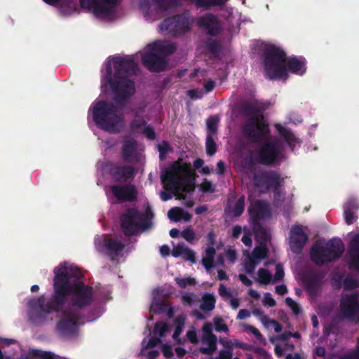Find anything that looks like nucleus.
Wrapping results in <instances>:
<instances>
[{"label":"nucleus","instance_id":"f257e3e1","mask_svg":"<svg viewBox=\"0 0 359 359\" xmlns=\"http://www.w3.org/2000/svg\"><path fill=\"white\" fill-rule=\"evenodd\" d=\"M53 272V292L50 299L46 302L41 295L28 302L29 317L36 325L45 323L51 313L62 310L68 297L65 307L80 313H83L94 302L93 288L80 280L83 274L79 268L60 264Z\"/></svg>","mask_w":359,"mask_h":359},{"label":"nucleus","instance_id":"f03ea898","mask_svg":"<svg viewBox=\"0 0 359 359\" xmlns=\"http://www.w3.org/2000/svg\"><path fill=\"white\" fill-rule=\"evenodd\" d=\"M263 56L265 76L269 80L287 79V69L299 76L306 71L305 58L292 57L287 60L285 51L275 45L266 46Z\"/></svg>","mask_w":359,"mask_h":359},{"label":"nucleus","instance_id":"7ed1b4c3","mask_svg":"<svg viewBox=\"0 0 359 359\" xmlns=\"http://www.w3.org/2000/svg\"><path fill=\"white\" fill-rule=\"evenodd\" d=\"M161 181L165 189L172 192H182L180 199H184V194L195 190V171L190 163L182 162L181 158L175 161L161 175Z\"/></svg>","mask_w":359,"mask_h":359},{"label":"nucleus","instance_id":"20e7f679","mask_svg":"<svg viewBox=\"0 0 359 359\" xmlns=\"http://www.w3.org/2000/svg\"><path fill=\"white\" fill-rule=\"evenodd\" d=\"M241 111L248 117L241 128L243 136L253 144L266 140L270 135L269 125L257 102L243 103Z\"/></svg>","mask_w":359,"mask_h":359},{"label":"nucleus","instance_id":"39448f33","mask_svg":"<svg viewBox=\"0 0 359 359\" xmlns=\"http://www.w3.org/2000/svg\"><path fill=\"white\" fill-rule=\"evenodd\" d=\"M93 119L99 128L110 133H118L125 126L124 117L118 114L116 106L111 102L99 100L92 109Z\"/></svg>","mask_w":359,"mask_h":359},{"label":"nucleus","instance_id":"423d86ee","mask_svg":"<svg viewBox=\"0 0 359 359\" xmlns=\"http://www.w3.org/2000/svg\"><path fill=\"white\" fill-rule=\"evenodd\" d=\"M175 50L173 43L156 41L149 45L148 50L142 55V64L151 72H162L167 65L165 57L175 53Z\"/></svg>","mask_w":359,"mask_h":359},{"label":"nucleus","instance_id":"0eeeda50","mask_svg":"<svg viewBox=\"0 0 359 359\" xmlns=\"http://www.w3.org/2000/svg\"><path fill=\"white\" fill-rule=\"evenodd\" d=\"M344 251V245L339 238L329 240L324 245L316 243L310 252L311 260L318 266H323L339 259Z\"/></svg>","mask_w":359,"mask_h":359},{"label":"nucleus","instance_id":"6e6552de","mask_svg":"<svg viewBox=\"0 0 359 359\" xmlns=\"http://www.w3.org/2000/svg\"><path fill=\"white\" fill-rule=\"evenodd\" d=\"M256 156H251L243 165V169L252 172L256 163L271 165L277 163L282 155L279 144L276 141H265L255 150Z\"/></svg>","mask_w":359,"mask_h":359},{"label":"nucleus","instance_id":"1a4fd4ad","mask_svg":"<svg viewBox=\"0 0 359 359\" xmlns=\"http://www.w3.org/2000/svg\"><path fill=\"white\" fill-rule=\"evenodd\" d=\"M246 172H248L245 170ZM252 183L261 192H267L272 189L275 196L278 194L280 188L284 184V179L276 170L259 169L255 170L253 167Z\"/></svg>","mask_w":359,"mask_h":359},{"label":"nucleus","instance_id":"9d476101","mask_svg":"<svg viewBox=\"0 0 359 359\" xmlns=\"http://www.w3.org/2000/svg\"><path fill=\"white\" fill-rule=\"evenodd\" d=\"M107 82L110 86L114 100L118 104H123L136 92L135 83L128 78H115L111 67L107 69Z\"/></svg>","mask_w":359,"mask_h":359},{"label":"nucleus","instance_id":"9b49d317","mask_svg":"<svg viewBox=\"0 0 359 359\" xmlns=\"http://www.w3.org/2000/svg\"><path fill=\"white\" fill-rule=\"evenodd\" d=\"M60 312L62 314V318L57 323V329L62 335L74 334L76 332L78 325L86 319L83 313L74 311L65 306Z\"/></svg>","mask_w":359,"mask_h":359},{"label":"nucleus","instance_id":"f8f14e48","mask_svg":"<svg viewBox=\"0 0 359 359\" xmlns=\"http://www.w3.org/2000/svg\"><path fill=\"white\" fill-rule=\"evenodd\" d=\"M191 25L189 17L182 13L165 18L159 25V28L162 31L176 36L188 32L191 28Z\"/></svg>","mask_w":359,"mask_h":359},{"label":"nucleus","instance_id":"ddd939ff","mask_svg":"<svg viewBox=\"0 0 359 359\" xmlns=\"http://www.w3.org/2000/svg\"><path fill=\"white\" fill-rule=\"evenodd\" d=\"M141 212L135 208H130L121 215V228L126 236L135 235L140 227L144 228L141 224Z\"/></svg>","mask_w":359,"mask_h":359},{"label":"nucleus","instance_id":"4468645a","mask_svg":"<svg viewBox=\"0 0 359 359\" xmlns=\"http://www.w3.org/2000/svg\"><path fill=\"white\" fill-rule=\"evenodd\" d=\"M114 77L128 78L138 72V65L132 55L116 56L112 60Z\"/></svg>","mask_w":359,"mask_h":359},{"label":"nucleus","instance_id":"2eb2a0df","mask_svg":"<svg viewBox=\"0 0 359 359\" xmlns=\"http://www.w3.org/2000/svg\"><path fill=\"white\" fill-rule=\"evenodd\" d=\"M340 311L343 317L350 321H359V295L346 294L340 300Z\"/></svg>","mask_w":359,"mask_h":359},{"label":"nucleus","instance_id":"dca6fc26","mask_svg":"<svg viewBox=\"0 0 359 359\" xmlns=\"http://www.w3.org/2000/svg\"><path fill=\"white\" fill-rule=\"evenodd\" d=\"M81 6L93 8L97 16H109L114 13L118 0H79Z\"/></svg>","mask_w":359,"mask_h":359},{"label":"nucleus","instance_id":"f3484780","mask_svg":"<svg viewBox=\"0 0 359 359\" xmlns=\"http://www.w3.org/2000/svg\"><path fill=\"white\" fill-rule=\"evenodd\" d=\"M107 166L109 175L115 182L125 183L135 177V171L132 165L109 162Z\"/></svg>","mask_w":359,"mask_h":359},{"label":"nucleus","instance_id":"a211bd4d","mask_svg":"<svg viewBox=\"0 0 359 359\" xmlns=\"http://www.w3.org/2000/svg\"><path fill=\"white\" fill-rule=\"evenodd\" d=\"M250 224L261 223V220L271 216V209L264 201L257 200L248 209Z\"/></svg>","mask_w":359,"mask_h":359},{"label":"nucleus","instance_id":"6ab92c4d","mask_svg":"<svg viewBox=\"0 0 359 359\" xmlns=\"http://www.w3.org/2000/svg\"><path fill=\"white\" fill-rule=\"evenodd\" d=\"M308 240V235L304 232L302 226L294 225L292 227L289 243L290 250L293 253L299 255Z\"/></svg>","mask_w":359,"mask_h":359},{"label":"nucleus","instance_id":"aec40b11","mask_svg":"<svg viewBox=\"0 0 359 359\" xmlns=\"http://www.w3.org/2000/svg\"><path fill=\"white\" fill-rule=\"evenodd\" d=\"M196 25L204 29L206 33L212 36H217L222 29L220 21L212 13H205L200 16L196 20Z\"/></svg>","mask_w":359,"mask_h":359},{"label":"nucleus","instance_id":"412c9836","mask_svg":"<svg viewBox=\"0 0 359 359\" xmlns=\"http://www.w3.org/2000/svg\"><path fill=\"white\" fill-rule=\"evenodd\" d=\"M111 189L118 201L133 202L137 198V191L134 185H114Z\"/></svg>","mask_w":359,"mask_h":359},{"label":"nucleus","instance_id":"4be33fe9","mask_svg":"<svg viewBox=\"0 0 359 359\" xmlns=\"http://www.w3.org/2000/svg\"><path fill=\"white\" fill-rule=\"evenodd\" d=\"M324 274L320 271L310 270L303 276V282L310 293H316L320 287Z\"/></svg>","mask_w":359,"mask_h":359},{"label":"nucleus","instance_id":"5701e85b","mask_svg":"<svg viewBox=\"0 0 359 359\" xmlns=\"http://www.w3.org/2000/svg\"><path fill=\"white\" fill-rule=\"evenodd\" d=\"M346 258L350 268L359 271V233L349 241Z\"/></svg>","mask_w":359,"mask_h":359},{"label":"nucleus","instance_id":"b1692460","mask_svg":"<svg viewBox=\"0 0 359 359\" xmlns=\"http://www.w3.org/2000/svg\"><path fill=\"white\" fill-rule=\"evenodd\" d=\"M104 247L111 260H114L124 250L125 245L118 239L106 238L104 239Z\"/></svg>","mask_w":359,"mask_h":359},{"label":"nucleus","instance_id":"393cba45","mask_svg":"<svg viewBox=\"0 0 359 359\" xmlns=\"http://www.w3.org/2000/svg\"><path fill=\"white\" fill-rule=\"evenodd\" d=\"M137 142L134 139L123 141L121 150V158L126 163H132L136 160Z\"/></svg>","mask_w":359,"mask_h":359},{"label":"nucleus","instance_id":"a878e982","mask_svg":"<svg viewBox=\"0 0 359 359\" xmlns=\"http://www.w3.org/2000/svg\"><path fill=\"white\" fill-rule=\"evenodd\" d=\"M275 128L280 136L287 142L290 148L293 150L296 144L299 143V139L288 128L284 127L279 123L276 124Z\"/></svg>","mask_w":359,"mask_h":359},{"label":"nucleus","instance_id":"bb28decb","mask_svg":"<svg viewBox=\"0 0 359 359\" xmlns=\"http://www.w3.org/2000/svg\"><path fill=\"white\" fill-rule=\"evenodd\" d=\"M191 4L199 9L208 11L213 7L222 8L226 5L229 0H189Z\"/></svg>","mask_w":359,"mask_h":359},{"label":"nucleus","instance_id":"cd10ccee","mask_svg":"<svg viewBox=\"0 0 359 359\" xmlns=\"http://www.w3.org/2000/svg\"><path fill=\"white\" fill-rule=\"evenodd\" d=\"M245 196L241 195L238 198L233 206L231 207L230 205H228L227 208H225V213L231 217H240L245 210Z\"/></svg>","mask_w":359,"mask_h":359},{"label":"nucleus","instance_id":"c85d7f7f","mask_svg":"<svg viewBox=\"0 0 359 359\" xmlns=\"http://www.w3.org/2000/svg\"><path fill=\"white\" fill-rule=\"evenodd\" d=\"M205 332V341L208 344V348H201V352L203 354H212L217 348V337L213 334L210 328L204 329Z\"/></svg>","mask_w":359,"mask_h":359},{"label":"nucleus","instance_id":"c756f323","mask_svg":"<svg viewBox=\"0 0 359 359\" xmlns=\"http://www.w3.org/2000/svg\"><path fill=\"white\" fill-rule=\"evenodd\" d=\"M251 226L255 236L262 243H265L269 240V234L261 223L251 224Z\"/></svg>","mask_w":359,"mask_h":359},{"label":"nucleus","instance_id":"7c9ffc66","mask_svg":"<svg viewBox=\"0 0 359 359\" xmlns=\"http://www.w3.org/2000/svg\"><path fill=\"white\" fill-rule=\"evenodd\" d=\"M152 2L156 6L157 11H165L169 8L177 6L179 0H152Z\"/></svg>","mask_w":359,"mask_h":359},{"label":"nucleus","instance_id":"2f4dec72","mask_svg":"<svg viewBox=\"0 0 359 359\" xmlns=\"http://www.w3.org/2000/svg\"><path fill=\"white\" fill-rule=\"evenodd\" d=\"M215 297L209 293H206L202 298V302L200 308L203 311H210L215 309Z\"/></svg>","mask_w":359,"mask_h":359},{"label":"nucleus","instance_id":"473e14b6","mask_svg":"<svg viewBox=\"0 0 359 359\" xmlns=\"http://www.w3.org/2000/svg\"><path fill=\"white\" fill-rule=\"evenodd\" d=\"M269 252V249L267 246L264 245H261L259 246H257L255 248L252 252V257L255 259L259 262L262 259H264L266 257Z\"/></svg>","mask_w":359,"mask_h":359},{"label":"nucleus","instance_id":"72a5a7b5","mask_svg":"<svg viewBox=\"0 0 359 359\" xmlns=\"http://www.w3.org/2000/svg\"><path fill=\"white\" fill-rule=\"evenodd\" d=\"M218 123L219 118L215 116H211L207 119V135L213 136L217 134Z\"/></svg>","mask_w":359,"mask_h":359},{"label":"nucleus","instance_id":"f704fd0d","mask_svg":"<svg viewBox=\"0 0 359 359\" xmlns=\"http://www.w3.org/2000/svg\"><path fill=\"white\" fill-rule=\"evenodd\" d=\"M205 151L209 156H213L217 151V144L214 140L213 136L206 135L205 139Z\"/></svg>","mask_w":359,"mask_h":359},{"label":"nucleus","instance_id":"c9c22d12","mask_svg":"<svg viewBox=\"0 0 359 359\" xmlns=\"http://www.w3.org/2000/svg\"><path fill=\"white\" fill-rule=\"evenodd\" d=\"M208 50L215 57H217L221 50L220 43L214 39H210L206 43Z\"/></svg>","mask_w":359,"mask_h":359},{"label":"nucleus","instance_id":"e433bc0d","mask_svg":"<svg viewBox=\"0 0 359 359\" xmlns=\"http://www.w3.org/2000/svg\"><path fill=\"white\" fill-rule=\"evenodd\" d=\"M147 125V122L143 118H134L130 123V129L135 133H142L143 128Z\"/></svg>","mask_w":359,"mask_h":359},{"label":"nucleus","instance_id":"4c0bfd02","mask_svg":"<svg viewBox=\"0 0 359 359\" xmlns=\"http://www.w3.org/2000/svg\"><path fill=\"white\" fill-rule=\"evenodd\" d=\"M257 274L260 283L267 285L271 281L272 276L268 269L260 268Z\"/></svg>","mask_w":359,"mask_h":359},{"label":"nucleus","instance_id":"58836bf2","mask_svg":"<svg viewBox=\"0 0 359 359\" xmlns=\"http://www.w3.org/2000/svg\"><path fill=\"white\" fill-rule=\"evenodd\" d=\"M154 217V213L150 207H147L145 213H141V224L144 225V228H147L150 225V221Z\"/></svg>","mask_w":359,"mask_h":359},{"label":"nucleus","instance_id":"ea45409f","mask_svg":"<svg viewBox=\"0 0 359 359\" xmlns=\"http://www.w3.org/2000/svg\"><path fill=\"white\" fill-rule=\"evenodd\" d=\"M175 280L181 288H185L187 285H194L196 284V280L194 278H182L177 277Z\"/></svg>","mask_w":359,"mask_h":359},{"label":"nucleus","instance_id":"a19ab883","mask_svg":"<svg viewBox=\"0 0 359 359\" xmlns=\"http://www.w3.org/2000/svg\"><path fill=\"white\" fill-rule=\"evenodd\" d=\"M258 264L259 262L257 260L250 257L249 261L247 262L244 266L245 272L249 275H252Z\"/></svg>","mask_w":359,"mask_h":359},{"label":"nucleus","instance_id":"79ce46f5","mask_svg":"<svg viewBox=\"0 0 359 359\" xmlns=\"http://www.w3.org/2000/svg\"><path fill=\"white\" fill-rule=\"evenodd\" d=\"M285 304L288 306L295 315H299L301 313V308L299 305L290 297L285 299Z\"/></svg>","mask_w":359,"mask_h":359},{"label":"nucleus","instance_id":"37998d69","mask_svg":"<svg viewBox=\"0 0 359 359\" xmlns=\"http://www.w3.org/2000/svg\"><path fill=\"white\" fill-rule=\"evenodd\" d=\"M344 215L345 222L348 225L353 224L358 218L355 212H351L348 210H344Z\"/></svg>","mask_w":359,"mask_h":359},{"label":"nucleus","instance_id":"c03bdc74","mask_svg":"<svg viewBox=\"0 0 359 359\" xmlns=\"http://www.w3.org/2000/svg\"><path fill=\"white\" fill-rule=\"evenodd\" d=\"M359 209V203L357 200L351 198L349 199L344 205V210H348L351 212H355Z\"/></svg>","mask_w":359,"mask_h":359},{"label":"nucleus","instance_id":"a18cd8bd","mask_svg":"<svg viewBox=\"0 0 359 359\" xmlns=\"http://www.w3.org/2000/svg\"><path fill=\"white\" fill-rule=\"evenodd\" d=\"M357 287V280L351 277H347L344 280V288L346 290H353Z\"/></svg>","mask_w":359,"mask_h":359},{"label":"nucleus","instance_id":"49530a36","mask_svg":"<svg viewBox=\"0 0 359 359\" xmlns=\"http://www.w3.org/2000/svg\"><path fill=\"white\" fill-rule=\"evenodd\" d=\"M201 191L203 193H213L215 191V189L213 187L212 183L210 181L205 179L200 186Z\"/></svg>","mask_w":359,"mask_h":359},{"label":"nucleus","instance_id":"de8ad7c7","mask_svg":"<svg viewBox=\"0 0 359 359\" xmlns=\"http://www.w3.org/2000/svg\"><path fill=\"white\" fill-rule=\"evenodd\" d=\"M181 236L183 238H184L189 243H191L195 238V233L190 228H187L184 231H182L181 233Z\"/></svg>","mask_w":359,"mask_h":359},{"label":"nucleus","instance_id":"09e8293b","mask_svg":"<svg viewBox=\"0 0 359 359\" xmlns=\"http://www.w3.org/2000/svg\"><path fill=\"white\" fill-rule=\"evenodd\" d=\"M142 133H143L149 140H154L156 137L154 128L150 125H146L143 128Z\"/></svg>","mask_w":359,"mask_h":359},{"label":"nucleus","instance_id":"8fccbe9b","mask_svg":"<svg viewBox=\"0 0 359 359\" xmlns=\"http://www.w3.org/2000/svg\"><path fill=\"white\" fill-rule=\"evenodd\" d=\"M168 217L175 222L180 220V208H172L168 212Z\"/></svg>","mask_w":359,"mask_h":359},{"label":"nucleus","instance_id":"3c124183","mask_svg":"<svg viewBox=\"0 0 359 359\" xmlns=\"http://www.w3.org/2000/svg\"><path fill=\"white\" fill-rule=\"evenodd\" d=\"M285 273L283 266L278 264L276 266V273L273 276V282L281 280L284 277Z\"/></svg>","mask_w":359,"mask_h":359},{"label":"nucleus","instance_id":"603ef678","mask_svg":"<svg viewBox=\"0 0 359 359\" xmlns=\"http://www.w3.org/2000/svg\"><path fill=\"white\" fill-rule=\"evenodd\" d=\"M170 149V144L166 141H163L162 144H159L158 146V150L159 151L160 158L163 159V155L166 154Z\"/></svg>","mask_w":359,"mask_h":359},{"label":"nucleus","instance_id":"864d4df0","mask_svg":"<svg viewBox=\"0 0 359 359\" xmlns=\"http://www.w3.org/2000/svg\"><path fill=\"white\" fill-rule=\"evenodd\" d=\"M175 322L176 324H177V325L176 326V327L175 329L173 336H172L173 338L177 337L181 334V332L182 331V325L184 324V319L183 318L181 319L180 317H178L176 318Z\"/></svg>","mask_w":359,"mask_h":359},{"label":"nucleus","instance_id":"5fc2aeb1","mask_svg":"<svg viewBox=\"0 0 359 359\" xmlns=\"http://www.w3.org/2000/svg\"><path fill=\"white\" fill-rule=\"evenodd\" d=\"M215 330L217 332H227L229 330L227 325L224 323V320L221 318L217 319L215 321Z\"/></svg>","mask_w":359,"mask_h":359},{"label":"nucleus","instance_id":"6e6d98bb","mask_svg":"<svg viewBox=\"0 0 359 359\" xmlns=\"http://www.w3.org/2000/svg\"><path fill=\"white\" fill-rule=\"evenodd\" d=\"M182 257L185 260L190 261L192 263L196 262V256H195L194 252L188 248H186V249L182 255Z\"/></svg>","mask_w":359,"mask_h":359},{"label":"nucleus","instance_id":"4d7b16f0","mask_svg":"<svg viewBox=\"0 0 359 359\" xmlns=\"http://www.w3.org/2000/svg\"><path fill=\"white\" fill-rule=\"evenodd\" d=\"M263 304L265 306L273 307L276 306V302L275 299L272 297L271 293L266 292L264 294V296Z\"/></svg>","mask_w":359,"mask_h":359},{"label":"nucleus","instance_id":"13d9d810","mask_svg":"<svg viewBox=\"0 0 359 359\" xmlns=\"http://www.w3.org/2000/svg\"><path fill=\"white\" fill-rule=\"evenodd\" d=\"M247 328L249 331H250L255 335V337H256V339L257 340H259L260 341H265L264 337H263V335L262 334V333L259 332V330L257 328H256L255 327H254L252 325H248Z\"/></svg>","mask_w":359,"mask_h":359},{"label":"nucleus","instance_id":"bf43d9fd","mask_svg":"<svg viewBox=\"0 0 359 359\" xmlns=\"http://www.w3.org/2000/svg\"><path fill=\"white\" fill-rule=\"evenodd\" d=\"M185 249L186 248H184V245L178 244L173 248L172 255L175 257H178L181 255L182 256Z\"/></svg>","mask_w":359,"mask_h":359},{"label":"nucleus","instance_id":"052dcab7","mask_svg":"<svg viewBox=\"0 0 359 359\" xmlns=\"http://www.w3.org/2000/svg\"><path fill=\"white\" fill-rule=\"evenodd\" d=\"M218 292L222 297L231 298V293L228 291L227 288L222 284L219 285Z\"/></svg>","mask_w":359,"mask_h":359},{"label":"nucleus","instance_id":"680f3d73","mask_svg":"<svg viewBox=\"0 0 359 359\" xmlns=\"http://www.w3.org/2000/svg\"><path fill=\"white\" fill-rule=\"evenodd\" d=\"M213 263H214V259H212V258L204 257L202 259V264H203V266L207 270H209L213 267Z\"/></svg>","mask_w":359,"mask_h":359},{"label":"nucleus","instance_id":"e2e57ef3","mask_svg":"<svg viewBox=\"0 0 359 359\" xmlns=\"http://www.w3.org/2000/svg\"><path fill=\"white\" fill-rule=\"evenodd\" d=\"M167 325L161 322L156 323L154 326V330L158 331L161 335L163 334V333L167 330Z\"/></svg>","mask_w":359,"mask_h":359},{"label":"nucleus","instance_id":"0e129e2a","mask_svg":"<svg viewBox=\"0 0 359 359\" xmlns=\"http://www.w3.org/2000/svg\"><path fill=\"white\" fill-rule=\"evenodd\" d=\"M187 337L188 339L192 344H196L198 342L197 335L195 331L189 330L187 332Z\"/></svg>","mask_w":359,"mask_h":359},{"label":"nucleus","instance_id":"69168bd1","mask_svg":"<svg viewBox=\"0 0 359 359\" xmlns=\"http://www.w3.org/2000/svg\"><path fill=\"white\" fill-rule=\"evenodd\" d=\"M232 353L229 351L222 350L219 353V356L216 359H231Z\"/></svg>","mask_w":359,"mask_h":359},{"label":"nucleus","instance_id":"338daca9","mask_svg":"<svg viewBox=\"0 0 359 359\" xmlns=\"http://www.w3.org/2000/svg\"><path fill=\"white\" fill-rule=\"evenodd\" d=\"M242 232V228L239 225H236L232 229V234L231 236L234 239H237L239 238L241 233Z\"/></svg>","mask_w":359,"mask_h":359},{"label":"nucleus","instance_id":"774afa93","mask_svg":"<svg viewBox=\"0 0 359 359\" xmlns=\"http://www.w3.org/2000/svg\"><path fill=\"white\" fill-rule=\"evenodd\" d=\"M338 359H359V356L353 350V351L350 352L348 354L343 355L340 356Z\"/></svg>","mask_w":359,"mask_h":359}]
</instances>
